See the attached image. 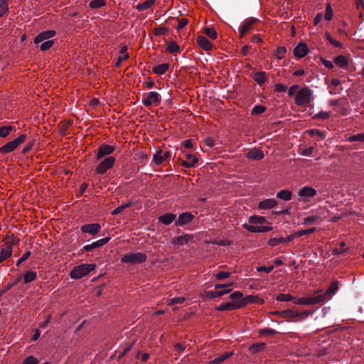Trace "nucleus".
Here are the masks:
<instances>
[{
  "label": "nucleus",
  "instance_id": "f257e3e1",
  "mask_svg": "<svg viewBox=\"0 0 364 364\" xmlns=\"http://www.w3.org/2000/svg\"><path fill=\"white\" fill-rule=\"evenodd\" d=\"M96 267L95 264H82L74 267L70 273V277L74 279H81L86 276L91 271L94 270Z\"/></svg>",
  "mask_w": 364,
  "mask_h": 364
},
{
  "label": "nucleus",
  "instance_id": "f03ea898",
  "mask_svg": "<svg viewBox=\"0 0 364 364\" xmlns=\"http://www.w3.org/2000/svg\"><path fill=\"white\" fill-rule=\"evenodd\" d=\"M146 259L147 256L145 253L130 252L127 255H124L122 257L121 262L127 264H136L144 262L146 260Z\"/></svg>",
  "mask_w": 364,
  "mask_h": 364
},
{
  "label": "nucleus",
  "instance_id": "7ed1b4c3",
  "mask_svg": "<svg viewBox=\"0 0 364 364\" xmlns=\"http://www.w3.org/2000/svg\"><path fill=\"white\" fill-rule=\"evenodd\" d=\"M27 138V135L25 134H21L18 138L13 141H11L4 146L0 147V152L3 154H6L14 151L20 144L25 141Z\"/></svg>",
  "mask_w": 364,
  "mask_h": 364
},
{
  "label": "nucleus",
  "instance_id": "20e7f679",
  "mask_svg": "<svg viewBox=\"0 0 364 364\" xmlns=\"http://www.w3.org/2000/svg\"><path fill=\"white\" fill-rule=\"evenodd\" d=\"M231 283L225 284H217L215 285V290L207 291L206 296L210 299L221 297L222 296L230 292L231 289L229 287L231 286Z\"/></svg>",
  "mask_w": 364,
  "mask_h": 364
},
{
  "label": "nucleus",
  "instance_id": "39448f33",
  "mask_svg": "<svg viewBox=\"0 0 364 364\" xmlns=\"http://www.w3.org/2000/svg\"><path fill=\"white\" fill-rule=\"evenodd\" d=\"M259 22V20L257 18L250 17L246 18L242 25L239 28L240 38H242L248 33L255 29V26Z\"/></svg>",
  "mask_w": 364,
  "mask_h": 364
},
{
  "label": "nucleus",
  "instance_id": "423d86ee",
  "mask_svg": "<svg viewBox=\"0 0 364 364\" xmlns=\"http://www.w3.org/2000/svg\"><path fill=\"white\" fill-rule=\"evenodd\" d=\"M311 95L312 92L309 88H302L296 95L295 103L299 106L309 104L311 102Z\"/></svg>",
  "mask_w": 364,
  "mask_h": 364
},
{
  "label": "nucleus",
  "instance_id": "0eeeda50",
  "mask_svg": "<svg viewBox=\"0 0 364 364\" xmlns=\"http://www.w3.org/2000/svg\"><path fill=\"white\" fill-rule=\"evenodd\" d=\"M161 100V95L156 92H150L144 93L142 97V104L145 107H151V105L158 106Z\"/></svg>",
  "mask_w": 364,
  "mask_h": 364
},
{
  "label": "nucleus",
  "instance_id": "6e6552de",
  "mask_svg": "<svg viewBox=\"0 0 364 364\" xmlns=\"http://www.w3.org/2000/svg\"><path fill=\"white\" fill-rule=\"evenodd\" d=\"M275 314L279 315L282 318H294L298 317H301L302 318H307L312 312L310 311H302L299 312L294 309H286L281 311H277Z\"/></svg>",
  "mask_w": 364,
  "mask_h": 364
},
{
  "label": "nucleus",
  "instance_id": "1a4fd4ad",
  "mask_svg": "<svg viewBox=\"0 0 364 364\" xmlns=\"http://www.w3.org/2000/svg\"><path fill=\"white\" fill-rule=\"evenodd\" d=\"M323 299V297L318 296L317 292H316L311 296L299 298L298 299L294 301V302L299 305H315L317 304H322Z\"/></svg>",
  "mask_w": 364,
  "mask_h": 364
},
{
  "label": "nucleus",
  "instance_id": "9d476101",
  "mask_svg": "<svg viewBox=\"0 0 364 364\" xmlns=\"http://www.w3.org/2000/svg\"><path fill=\"white\" fill-rule=\"evenodd\" d=\"M115 158L114 156H107L103 159L95 169L97 174H104L108 169H110L114 164Z\"/></svg>",
  "mask_w": 364,
  "mask_h": 364
},
{
  "label": "nucleus",
  "instance_id": "9b49d317",
  "mask_svg": "<svg viewBox=\"0 0 364 364\" xmlns=\"http://www.w3.org/2000/svg\"><path fill=\"white\" fill-rule=\"evenodd\" d=\"M338 288V281H333L331 284L329 285L328 288L325 292H322V291H316L318 294V296H321L323 297V303L327 301L332 295H333Z\"/></svg>",
  "mask_w": 364,
  "mask_h": 364
},
{
  "label": "nucleus",
  "instance_id": "f8f14e48",
  "mask_svg": "<svg viewBox=\"0 0 364 364\" xmlns=\"http://www.w3.org/2000/svg\"><path fill=\"white\" fill-rule=\"evenodd\" d=\"M114 151V146L106 144H102L97 149L96 159L97 160H100L102 158L111 154Z\"/></svg>",
  "mask_w": 364,
  "mask_h": 364
},
{
  "label": "nucleus",
  "instance_id": "ddd939ff",
  "mask_svg": "<svg viewBox=\"0 0 364 364\" xmlns=\"http://www.w3.org/2000/svg\"><path fill=\"white\" fill-rule=\"evenodd\" d=\"M80 230L83 233L95 235L100 231L101 225L98 223L85 224L80 227Z\"/></svg>",
  "mask_w": 364,
  "mask_h": 364
},
{
  "label": "nucleus",
  "instance_id": "4468645a",
  "mask_svg": "<svg viewBox=\"0 0 364 364\" xmlns=\"http://www.w3.org/2000/svg\"><path fill=\"white\" fill-rule=\"evenodd\" d=\"M110 239H111L110 237H107L98 240L95 242H93L91 244L85 245L82 248V250L85 251V252H90L95 249L99 248V247L105 245V244H107L110 240Z\"/></svg>",
  "mask_w": 364,
  "mask_h": 364
},
{
  "label": "nucleus",
  "instance_id": "2eb2a0df",
  "mask_svg": "<svg viewBox=\"0 0 364 364\" xmlns=\"http://www.w3.org/2000/svg\"><path fill=\"white\" fill-rule=\"evenodd\" d=\"M193 239V236L189 234H183V235L174 237L171 240V244L180 247L183 245L188 244Z\"/></svg>",
  "mask_w": 364,
  "mask_h": 364
},
{
  "label": "nucleus",
  "instance_id": "dca6fc26",
  "mask_svg": "<svg viewBox=\"0 0 364 364\" xmlns=\"http://www.w3.org/2000/svg\"><path fill=\"white\" fill-rule=\"evenodd\" d=\"M194 215L190 212H185L179 215L177 220L175 221L176 226H183L191 222Z\"/></svg>",
  "mask_w": 364,
  "mask_h": 364
},
{
  "label": "nucleus",
  "instance_id": "f3484780",
  "mask_svg": "<svg viewBox=\"0 0 364 364\" xmlns=\"http://www.w3.org/2000/svg\"><path fill=\"white\" fill-rule=\"evenodd\" d=\"M244 307V304H240L239 301L227 302L225 304H222L218 306L216 309L218 311H231L234 309H237Z\"/></svg>",
  "mask_w": 364,
  "mask_h": 364
},
{
  "label": "nucleus",
  "instance_id": "a211bd4d",
  "mask_svg": "<svg viewBox=\"0 0 364 364\" xmlns=\"http://www.w3.org/2000/svg\"><path fill=\"white\" fill-rule=\"evenodd\" d=\"M55 34H56V32L54 30H48V31H42V32L39 33L34 38V43L38 44L45 40L48 41L50 38L53 37Z\"/></svg>",
  "mask_w": 364,
  "mask_h": 364
},
{
  "label": "nucleus",
  "instance_id": "6ab92c4d",
  "mask_svg": "<svg viewBox=\"0 0 364 364\" xmlns=\"http://www.w3.org/2000/svg\"><path fill=\"white\" fill-rule=\"evenodd\" d=\"M309 52V50L306 44L304 43H299L294 49V55L298 58L306 56Z\"/></svg>",
  "mask_w": 364,
  "mask_h": 364
},
{
  "label": "nucleus",
  "instance_id": "aec40b11",
  "mask_svg": "<svg viewBox=\"0 0 364 364\" xmlns=\"http://www.w3.org/2000/svg\"><path fill=\"white\" fill-rule=\"evenodd\" d=\"M294 237H295V235H290L287 236V237H280L271 238L268 241V245L269 246L274 247V246H277V245H279V243L289 242Z\"/></svg>",
  "mask_w": 364,
  "mask_h": 364
},
{
  "label": "nucleus",
  "instance_id": "412c9836",
  "mask_svg": "<svg viewBox=\"0 0 364 364\" xmlns=\"http://www.w3.org/2000/svg\"><path fill=\"white\" fill-rule=\"evenodd\" d=\"M198 46L205 51H210L213 48L212 43L204 36H198L196 38Z\"/></svg>",
  "mask_w": 364,
  "mask_h": 364
},
{
  "label": "nucleus",
  "instance_id": "4be33fe9",
  "mask_svg": "<svg viewBox=\"0 0 364 364\" xmlns=\"http://www.w3.org/2000/svg\"><path fill=\"white\" fill-rule=\"evenodd\" d=\"M246 157L253 160H261L264 158V155L262 150L254 148L250 150L245 154Z\"/></svg>",
  "mask_w": 364,
  "mask_h": 364
},
{
  "label": "nucleus",
  "instance_id": "5701e85b",
  "mask_svg": "<svg viewBox=\"0 0 364 364\" xmlns=\"http://www.w3.org/2000/svg\"><path fill=\"white\" fill-rule=\"evenodd\" d=\"M277 200L274 198H268L259 202L258 208L259 209L267 210L274 208L277 205Z\"/></svg>",
  "mask_w": 364,
  "mask_h": 364
},
{
  "label": "nucleus",
  "instance_id": "b1692460",
  "mask_svg": "<svg viewBox=\"0 0 364 364\" xmlns=\"http://www.w3.org/2000/svg\"><path fill=\"white\" fill-rule=\"evenodd\" d=\"M316 194V191L309 186H304L298 192V195L303 198L314 197Z\"/></svg>",
  "mask_w": 364,
  "mask_h": 364
},
{
  "label": "nucleus",
  "instance_id": "393cba45",
  "mask_svg": "<svg viewBox=\"0 0 364 364\" xmlns=\"http://www.w3.org/2000/svg\"><path fill=\"white\" fill-rule=\"evenodd\" d=\"M186 159L181 161V164L185 167H194L198 162V158L191 154H186Z\"/></svg>",
  "mask_w": 364,
  "mask_h": 364
},
{
  "label": "nucleus",
  "instance_id": "a878e982",
  "mask_svg": "<svg viewBox=\"0 0 364 364\" xmlns=\"http://www.w3.org/2000/svg\"><path fill=\"white\" fill-rule=\"evenodd\" d=\"M176 215L172 213H166L159 218V220L164 225H168L176 220Z\"/></svg>",
  "mask_w": 364,
  "mask_h": 364
},
{
  "label": "nucleus",
  "instance_id": "bb28decb",
  "mask_svg": "<svg viewBox=\"0 0 364 364\" xmlns=\"http://www.w3.org/2000/svg\"><path fill=\"white\" fill-rule=\"evenodd\" d=\"M12 248L10 247H6L2 248L0 251V263L4 262L12 255Z\"/></svg>",
  "mask_w": 364,
  "mask_h": 364
},
{
  "label": "nucleus",
  "instance_id": "cd10ccee",
  "mask_svg": "<svg viewBox=\"0 0 364 364\" xmlns=\"http://www.w3.org/2000/svg\"><path fill=\"white\" fill-rule=\"evenodd\" d=\"M4 242L6 244V247H10L13 249V246L18 245L20 240L14 235L6 236Z\"/></svg>",
  "mask_w": 364,
  "mask_h": 364
},
{
  "label": "nucleus",
  "instance_id": "c85d7f7f",
  "mask_svg": "<svg viewBox=\"0 0 364 364\" xmlns=\"http://www.w3.org/2000/svg\"><path fill=\"white\" fill-rule=\"evenodd\" d=\"M254 80L259 85H263L267 80V77L265 72H256L253 76Z\"/></svg>",
  "mask_w": 364,
  "mask_h": 364
},
{
  "label": "nucleus",
  "instance_id": "c756f323",
  "mask_svg": "<svg viewBox=\"0 0 364 364\" xmlns=\"http://www.w3.org/2000/svg\"><path fill=\"white\" fill-rule=\"evenodd\" d=\"M334 63L342 68H347L348 65V60L344 55H338L334 58Z\"/></svg>",
  "mask_w": 364,
  "mask_h": 364
},
{
  "label": "nucleus",
  "instance_id": "7c9ffc66",
  "mask_svg": "<svg viewBox=\"0 0 364 364\" xmlns=\"http://www.w3.org/2000/svg\"><path fill=\"white\" fill-rule=\"evenodd\" d=\"M292 193L289 190H281L277 193V198L285 201H289L291 199Z\"/></svg>",
  "mask_w": 364,
  "mask_h": 364
},
{
  "label": "nucleus",
  "instance_id": "2f4dec72",
  "mask_svg": "<svg viewBox=\"0 0 364 364\" xmlns=\"http://www.w3.org/2000/svg\"><path fill=\"white\" fill-rule=\"evenodd\" d=\"M248 222L251 225L264 224L268 223L266 218L259 215L250 216Z\"/></svg>",
  "mask_w": 364,
  "mask_h": 364
},
{
  "label": "nucleus",
  "instance_id": "473e14b6",
  "mask_svg": "<svg viewBox=\"0 0 364 364\" xmlns=\"http://www.w3.org/2000/svg\"><path fill=\"white\" fill-rule=\"evenodd\" d=\"M265 348H266L265 343H254V344L251 345L249 347V350L252 353H257L263 351L265 349Z\"/></svg>",
  "mask_w": 364,
  "mask_h": 364
},
{
  "label": "nucleus",
  "instance_id": "72a5a7b5",
  "mask_svg": "<svg viewBox=\"0 0 364 364\" xmlns=\"http://www.w3.org/2000/svg\"><path fill=\"white\" fill-rule=\"evenodd\" d=\"M169 68L168 63H162L153 68V73L157 75L164 74Z\"/></svg>",
  "mask_w": 364,
  "mask_h": 364
},
{
  "label": "nucleus",
  "instance_id": "f704fd0d",
  "mask_svg": "<svg viewBox=\"0 0 364 364\" xmlns=\"http://www.w3.org/2000/svg\"><path fill=\"white\" fill-rule=\"evenodd\" d=\"M166 50L170 53H176L181 51L180 46L173 41L167 43Z\"/></svg>",
  "mask_w": 364,
  "mask_h": 364
},
{
  "label": "nucleus",
  "instance_id": "c9c22d12",
  "mask_svg": "<svg viewBox=\"0 0 364 364\" xmlns=\"http://www.w3.org/2000/svg\"><path fill=\"white\" fill-rule=\"evenodd\" d=\"M155 2V0H146L144 2L141 4H139L136 9L139 11H144L149 9Z\"/></svg>",
  "mask_w": 364,
  "mask_h": 364
},
{
  "label": "nucleus",
  "instance_id": "e433bc0d",
  "mask_svg": "<svg viewBox=\"0 0 364 364\" xmlns=\"http://www.w3.org/2000/svg\"><path fill=\"white\" fill-rule=\"evenodd\" d=\"M232 355V352H225L223 355L215 358L214 360L210 361V364H220L229 358Z\"/></svg>",
  "mask_w": 364,
  "mask_h": 364
},
{
  "label": "nucleus",
  "instance_id": "4c0bfd02",
  "mask_svg": "<svg viewBox=\"0 0 364 364\" xmlns=\"http://www.w3.org/2000/svg\"><path fill=\"white\" fill-rule=\"evenodd\" d=\"M15 130V127L13 126H3L0 127V137L6 138L7 137L10 132Z\"/></svg>",
  "mask_w": 364,
  "mask_h": 364
},
{
  "label": "nucleus",
  "instance_id": "58836bf2",
  "mask_svg": "<svg viewBox=\"0 0 364 364\" xmlns=\"http://www.w3.org/2000/svg\"><path fill=\"white\" fill-rule=\"evenodd\" d=\"M36 272L33 271H27L23 275L24 283L28 284L36 279Z\"/></svg>",
  "mask_w": 364,
  "mask_h": 364
},
{
  "label": "nucleus",
  "instance_id": "ea45409f",
  "mask_svg": "<svg viewBox=\"0 0 364 364\" xmlns=\"http://www.w3.org/2000/svg\"><path fill=\"white\" fill-rule=\"evenodd\" d=\"M162 154H163V151L161 149H159L154 154V156H153V160L152 161L154 163H155L156 165H160L164 161V159H163V156H162Z\"/></svg>",
  "mask_w": 364,
  "mask_h": 364
},
{
  "label": "nucleus",
  "instance_id": "a19ab883",
  "mask_svg": "<svg viewBox=\"0 0 364 364\" xmlns=\"http://www.w3.org/2000/svg\"><path fill=\"white\" fill-rule=\"evenodd\" d=\"M132 205V201H128L119 206H118L117 208L112 210V215H115L120 214L124 210H125L127 208L131 207Z\"/></svg>",
  "mask_w": 364,
  "mask_h": 364
},
{
  "label": "nucleus",
  "instance_id": "79ce46f5",
  "mask_svg": "<svg viewBox=\"0 0 364 364\" xmlns=\"http://www.w3.org/2000/svg\"><path fill=\"white\" fill-rule=\"evenodd\" d=\"M9 12L8 0H0V18Z\"/></svg>",
  "mask_w": 364,
  "mask_h": 364
},
{
  "label": "nucleus",
  "instance_id": "37998d69",
  "mask_svg": "<svg viewBox=\"0 0 364 364\" xmlns=\"http://www.w3.org/2000/svg\"><path fill=\"white\" fill-rule=\"evenodd\" d=\"M242 228L250 232H254V233H258V232H260V226L259 225H248L247 223H244L242 225Z\"/></svg>",
  "mask_w": 364,
  "mask_h": 364
},
{
  "label": "nucleus",
  "instance_id": "c03bdc74",
  "mask_svg": "<svg viewBox=\"0 0 364 364\" xmlns=\"http://www.w3.org/2000/svg\"><path fill=\"white\" fill-rule=\"evenodd\" d=\"M21 278L22 277L21 276H18L16 280L13 282V283H10L9 284H7L4 289L1 290L0 291V297L4 294L6 291H8L9 290H10L13 287H14L15 285H16L21 280Z\"/></svg>",
  "mask_w": 364,
  "mask_h": 364
},
{
  "label": "nucleus",
  "instance_id": "a18cd8bd",
  "mask_svg": "<svg viewBox=\"0 0 364 364\" xmlns=\"http://www.w3.org/2000/svg\"><path fill=\"white\" fill-rule=\"evenodd\" d=\"M276 299L279 301H294V297L289 294H279Z\"/></svg>",
  "mask_w": 364,
  "mask_h": 364
},
{
  "label": "nucleus",
  "instance_id": "49530a36",
  "mask_svg": "<svg viewBox=\"0 0 364 364\" xmlns=\"http://www.w3.org/2000/svg\"><path fill=\"white\" fill-rule=\"evenodd\" d=\"M106 4L104 0H92L89 3V6L91 9H99L104 6Z\"/></svg>",
  "mask_w": 364,
  "mask_h": 364
},
{
  "label": "nucleus",
  "instance_id": "de8ad7c7",
  "mask_svg": "<svg viewBox=\"0 0 364 364\" xmlns=\"http://www.w3.org/2000/svg\"><path fill=\"white\" fill-rule=\"evenodd\" d=\"M205 33L211 39L215 40L218 37V33L213 28L205 27L204 28Z\"/></svg>",
  "mask_w": 364,
  "mask_h": 364
},
{
  "label": "nucleus",
  "instance_id": "09e8293b",
  "mask_svg": "<svg viewBox=\"0 0 364 364\" xmlns=\"http://www.w3.org/2000/svg\"><path fill=\"white\" fill-rule=\"evenodd\" d=\"M331 112H326V111H321L318 114L314 116V119H321L323 120L328 119L331 117Z\"/></svg>",
  "mask_w": 364,
  "mask_h": 364
},
{
  "label": "nucleus",
  "instance_id": "8fccbe9b",
  "mask_svg": "<svg viewBox=\"0 0 364 364\" xmlns=\"http://www.w3.org/2000/svg\"><path fill=\"white\" fill-rule=\"evenodd\" d=\"M266 109V107L261 105H257L252 108L251 114L252 115H258L263 113Z\"/></svg>",
  "mask_w": 364,
  "mask_h": 364
},
{
  "label": "nucleus",
  "instance_id": "3c124183",
  "mask_svg": "<svg viewBox=\"0 0 364 364\" xmlns=\"http://www.w3.org/2000/svg\"><path fill=\"white\" fill-rule=\"evenodd\" d=\"M315 230H316L315 228H311L306 229V230H301L296 232L294 234H293V235H295V237H301L303 235H309L311 233H313L315 231Z\"/></svg>",
  "mask_w": 364,
  "mask_h": 364
},
{
  "label": "nucleus",
  "instance_id": "603ef678",
  "mask_svg": "<svg viewBox=\"0 0 364 364\" xmlns=\"http://www.w3.org/2000/svg\"><path fill=\"white\" fill-rule=\"evenodd\" d=\"M277 332L274 329L272 328H262L259 330V334L260 336H274L277 334Z\"/></svg>",
  "mask_w": 364,
  "mask_h": 364
},
{
  "label": "nucleus",
  "instance_id": "864d4df0",
  "mask_svg": "<svg viewBox=\"0 0 364 364\" xmlns=\"http://www.w3.org/2000/svg\"><path fill=\"white\" fill-rule=\"evenodd\" d=\"M53 44H54L53 40L46 41L41 45V48H40L41 50L46 51V50H49L53 46Z\"/></svg>",
  "mask_w": 364,
  "mask_h": 364
},
{
  "label": "nucleus",
  "instance_id": "5fc2aeb1",
  "mask_svg": "<svg viewBox=\"0 0 364 364\" xmlns=\"http://www.w3.org/2000/svg\"><path fill=\"white\" fill-rule=\"evenodd\" d=\"M168 30V28L166 27L160 26L155 28L153 32L155 36H163L167 33Z\"/></svg>",
  "mask_w": 364,
  "mask_h": 364
},
{
  "label": "nucleus",
  "instance_id": "6e6d98bb",
  "mask_svg": "<svg viewBox=\"0 0 364 364\" xmlns=\"http://www.w3.org/2000/svg\"><path fill=\"white\" fill-rule=\"evenodd\" d=\"M256 300L255 296L249 295L246 297H243L242 299L239 301L240 304H244V306H245L249 303H254Z\"/></svg>",
  "mask_w": 364,
  "mask_h": 364
},
{
  "label": "nucleus",
  "instance_id": "4d7b16f0",
  "mask_svg": "<svg viewBox=\"0 0 364 364\" xmlns=\"http://www.w3.org/2000/svg\"><path fill=\"white\" fill-rule=\"evenodd\" d=\"M186 299L183 296L174 297V298L169 299L168 304L169 305L181 304H183L186 301Z\"/></svg>",
  "mask_w": 364,
  "mask_h": 364
},
{
  "label": "nucleus",
  "instance_id": "13d9d810",
  "mask_svg": "<svg viewBox=\"0 0 364 364\" xmlns=\"http://www.w3.org/2000/svg\"><path fill=\"white\" fill-rule=\"evenodd\" d=\"M308 132L311 136H318L321 137V139L325 138V133L318 129H309L308 131Z\"/></svg>",
  "mask_w": 364,
  "mask_h": 364
},
{
  "label": "nucleus",
  "instance_id": "bf43d9fd",
  "mask_svg": "<svg viewBox=\"0 0 364 364\" xmlns=\"http://www.w3.org/2000/svg\"><path fill=\"white\" fill-rule=\"evenodd\" d=\"M287 49L284 46L278 47L276 50L275 55L278 59H282L283 55L286 53Z\"/></svg>",
  "mask_w": 364,
  "mask_h": 364
},
{
  "label": "nucleus",
  "instance_id": "052dcab7",
  "mask_svg": "<svg viewBox=\"0 0 364 364\" xmlns=\"http://www.w3.org/2000/svg\"><path fill=\"white\" fill-rule=\"evenodd\" d=\"M230 298L233 300V301H240L243 299V295L240 291H234L230 295Z\"/></svg>",
  "mask_w": 364,
  "mask_h": 364
},
{
  "label": "nucleus",
  "instance_id": "680f3d73",
  "mask_svg": "<svg viewBox=\"0 0 364 364\" xmlns=\"http://www.w3.org/2000/svg\"><path fill=\"white\" fill-rule=\"evenodd\" d=\"M333 17V10L331 8L330 4H328L326 9L325 19L326 21H331Z\"/></svg>",
  "mask_w": 364,
  "mask_h": 364
},
{
  "label": "nucleus",
  "instance_id": "e2e57ef3",
  "mask_svg": "<svg viewBox=\"0 0 364 364\" xmlns=\"http://www.w3.org/2000/svg\"><path fill=\"white\" fill-rule=\"evenodd\" d=\"M22 364H38V360L33 356L30 355L23 361Z\"/></svg>",
  "mask_w": 364,
  "mask_h": 364
},
{
  "label": "nucleus",
  "instance_id": "0e129e2a",
  "mask_svg": "<svg viewBox=\"0 0 364 364\" xmlns=\"http://www.w3.org/2000/svg\"><path fill=\"white\" fill-rule=\"evenodd\" d=\"M31 255V252L30 251H27L26 252L20 259H18V261L16 262V265L17 267H19L21 265V264L23 262H25L28 257L29 256Z\"/></svg>",
  "mask_w": 364,
  "mask_h": 364
},
{
  "label": "nucleus",
  "instance_id": "69168bd1",
  "mask_svg": "<svg viewBox=\"0 0 364 364\" xmlns=\"http://www.w3.org/2000/svg\"><path fill=\"white\" fill-rule=\"evenodd\" d=\"M188 23V21L186 18H181L178 20V26L176 27L177 30L182 29L183 27H185Z\"/></svg>",
  "mask_w": 364,
  "mask_h": 364
},
{
  "label": "nucleus",
  "instance_id": "338daca9",
  "mask_svg": "<svg viewBox=\"0 0 364 364\" xmlns=\"http://www.w3.org/2000/svg\"><path fill=\"white\" fill-rule=\"evenodd\" d=\"M230 275V273L225 272H219L216 274L215 277L218 280H223L228 277H229Z\"/></svg>",
  "mask_w": 364,
  "mask_h": 364
},
{
  "label": "nucleus",
  "instance_id": "774afa93",
  "mask_svg": "<svg viewBox=\"0 0 364 364\" xmlns=\"http://www.w3.org/2000/svg\"><path fill=\"white\" fill-rule=\"evenodd\" d=\"M318 219V215H310L304 219L306 224H313Z\"/></svg>",
  "mask_w": 364,
  "mask_h": 364
}]
</instances>
